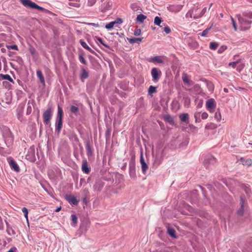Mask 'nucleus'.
Wrapping results in <instances>:
<instances>
[{"instance_id": "obj_49", "label": "nucleus", "mask_w": 252, "mask_h": 252, "mask_svg": "<svg viewBox=\"0 0 252 252\" xmlns=\"http://www.w3.org/2000/svg\"><path fill=\"white\" fill-rule=\"evenodd\" d=\"M32 106L29 104V103H28V106L27 108L26 114L28 115H30L32 112Z\"/></svg>"}, {"instance_id": "obj_54", "label": "nucleus", "mask_w": 252, "mask_h": 252, "mask_svg": "<svg viewBox=\"0 0 252 252\" xmlns=\"http://www.w3.org/2000/svg\"><path fill=\"white\" fill-rule=\"evenodd\" d=\"M113 22H114V24H121L123 23V20L121 18H118Z\"/></svg>"}, {"instance_id": "obj_60", "label": "nucleus", "mask_w": 252, "mask_h": 252, "mask_svg": "<svg viewBox=\"0 0 252 252\" xmlns=\"http://www.w3.org/2000/svg\"><path fill=\"white\" fill-rule=\"evenodd\" d=\"M90 52H91L92 54L97 55L96 53L94 51L93 49H92L90 47L87 49Z\"/></svg>"}, {"instance_id": "obj_27", "label": "nucleus", "mask_w": 252, "mask_h": 252, "mask_svg": "<svg viewBox=\"0 0 252 252\" xmlns=\"http://www.w3.org/2000/svg\"><path fill=\"white\" fill-rule=\"evenodd\" d=\"M157 87L150 86L148 89V94L152 96L153 94L157 92Z\"/></svg>"}, {"instance_id": "obj_18", "label": "nucleus", "mask_w": 252, "mask_h": 252, "mask_svg": "<svg viewBox=\"0 0 252 252\" xmlns=\"http://www.w3.org/2000/svg\"><path fill=\"white\" fill-rule=\"evenodd\" d=\"M206 107L208 109H212L215 107V100L213 98L208 99L206 103Z\"/></svg>"}, {"instance_id": "obj_46", "label": "nucleus", "mask_w": 252, "mask_h": 252, "mask_svg": "<svg viewBox=\"0 0 252 252\" xmlns=\"http://www.w3.org/2000/svg\"><path fill=\"white\" fill-rule=\"evenodd\" d=\"M231 20L232 21V23L233 27L234 30L235 31H237V24H236V23L235 21L234 20V19L232 17H231Z\"/></svg>"}, {"instance_id": "obj_44", "label": "nucleus", "mask_w": 252, "mask_h": 252, "mask_svg": "<svg viewBox=\"0 0 252 252\" xmlns=\"http://www.w3.org/2000/svg\"><path fill=\"white\" fill-rule=\"evenodd\" d=\"M80 43L81 45L86 49H87L89 47L87 43L82 39L80 40Z\"/></svg>"}, {"instance_id": "obj_56", "label": "nucleus", "mask_w": 252, "mask_h": 252, "mask_svg": "<svg viewBox=\"0 0 252 252\" xmlns=\"http://www.w3.org/2000/svg\"><path fill=\"white\" fill-rule=\"evenodd\" d=\"M4 229V224L2 221V218L0 216V230H3Z\"/></svg>"}, {"instance_id": "obj_59", "label": "nucleus", "mask_w": 252, "mask_h": 252, "mask_svg": "<svg viewBox=\"0 0 252 252\" xmlns=\"http://www.w3.org/2000/svg\"><path fill=\"white\" fill-rule=\"evenodd\" d=\"M89 25L93 26L95 27L98 28L99 27V25L98 23H88Z\"/></svg>"}, {"instance_id": "obj_22", "label": "nucleus", "mask_w": 252, "mask_h": 252, "mask_svg": "<svg viewBox=\"0 0 252 252\" xmlns=\"http://www.w3.org/2000/svg\"><path fill=\"white\" fill-rule=\"evenodd\" d=\"M86 148L87 150V155L88 157H91L93 155V150L91 149V146L89 142H87L86 144Z\"/></svg>"}, {"instance_id": "obj_14", "label": "nucleus", "mask_w": 252, "mask_h": 252, "mask_svg": "<svg viewBox=\"0 0 252 252\" xmlns=\"http://www.w3.org/2000/svg\"><path fill=\"white\" fill-rule=\"evenodd\" d=\"M65 198L66 200L70 204H72L74 205H77L78 203V201L77 200L76 197L71 195H66Z\"/></svg>"}, {"instance_id": "obj_38", "label": "nucleus", "mask_w": 252, "mask_h": 252, "mask_svg": "<svg viewBox=\"0 0 252 252\" xmlns=\"http://www.w3.org/2000/svg\"><path fill=\"white\" fill-rule=\"evenodd\" d=\"M227 48V46H225V45H222L221 46H220V48L219 49L218 51V53L219 54H221L225 50H226V49Z\"/></svg>"}, {"instance_id": "obj_9", "label": "nucleus", "mask_w": 252, "mask_h": 252, "mask_svg": "<svg viewBox=\"0 0 252 252\" xmlns=\"http://www.w3.org/2000/svg\"><path fill=\"white\" fill-rule=\"evenodd\" d=\"M216 162V159L212 155H208L205 157L204 163L207 167H209L210 165L214 164Z\"/></svg>"}, {"instance_id": "obj_57", "label": "nucleus", "mask_w": 252, "mask_h": 252, "mask_svg": "<svg viewBox=\"0 0 252 252\" xmlns=\"http://www.w3.org/2000/svg\"><path fill=\"white\" fill-rule=\"evenodd\" d=\"M208 115L206 112H203L201 114V118L203 120L206 119L208 118Z\"/></svg>"}, {"instance_id": "obj_47", "label": "nucleus", "mask_w": 252, "mask_h": 252, "mask_svg": "<svg viewBox=\"0 0 252 252\" xmlns=\"http://www.w3.org/2000/svg\"><path fill=\"white\" fill-rule=\"evenodd\" d=\"M194 116L196 122H200V119H199L200 116V113H199V112L195 113Z\"/></svg>"}, {"instance_id": "obj_4", "label": "nucleus", "mask_w": 252, "mask_h": 252, "mask_svg": "<svg viewBox=\"0 0 252 252\" xmlns=\"http://www.w3.org/2000/svg\"><path fill=\"white\" fill-rule=\"evenodd\" d=\"M238 20L241 25V31H245L250 28L252 22L251 20H246L240 16H238Z\"/></svg>"}, {"instance_id": "obj_39", "label": "nucleus", "mask_w": 252, "mask_h": 252, "mask_svg": "<svg viewBox=\"0 0 252 252\" xmlns=\"http://www.w3.org/2000/svg\"><path fill=\"white\" fill-rule=\"evenodd\" d=\"M182 80H183V81L185 83H187V84H190V80L188 78V76H186V75H183L182 76Z\"/></svg>"}, {"instance_id": "obj_23", "label": "nucleus", "mask_w": 252, "mask_h": 252, "mask_svg": "<svg viewBox=\"0 0 252 252\" xmlns=\"http://www.w3.org/2000/svg\"><path fill=\"white\" fill-rule=\"evenodd\" d=\"M142 39H143V37H142V38L133 37V38H127V40L130 44H133L135 43H139L140 42L142 41Z\"/></svg>"}, {"instance_id": "obj_17", "label": "nucleus", "mask_w": 252, "mask_h": 252, "mask_svg": "<svg viewBox=\"0 0 252 252\" xmlns=\"http://www.w3.org/2000/svg\"><path fill=\"white\" fill-rule=\"evenodd\" d=\"M154 24L162 28L165 26V24L163 23V21L161 17L156 16L154 19Z\"/></svg>"}, {"instance_id": "obj_16", "label": "nucleus", "mask_w": 252, "mask_h": 252, "mask_svg": "<svg viewBox=\"0 0 252 252\" xmlns=\"http://www.w3.org/2000/svg\"><path fill=\"white\" fill-rule=\"evenodd\" d=\"M104 183L100 181H96L95 184L94 185V191H100L103 187Z\"/></svg>"}, {"instance_id": "obj_20", "label": "nucleus", "mask_w": 252, "mask_h": 252, "mask_svg": "<svg viewBox=\"0 0 252 252\" xmlns=\"http://www.w3.org/2000/svg\"><path fill=\"white\" fill-rule=\"evenodd\" d=\"M180 120L182 122L189 123V115L188 113H183L179 115Z\"/></svg>"}, {"instance_id": "obj_8", "label": "nucleus", "mask_w": 252, "mask_h": 252, "mask_svg": "<svg viewBox=\"0 0 252 252\" xmlns=\"http://www.w3.org/2000/svg\"><path fill=\"white\" fill-rule=\"evenodd\" d=\"M100 2L101 5L100 6V10L103 12L108 10L111 7L110 0H101Z\"/></svg>"}, {"instance_id": "obj_55", "label": "nucleus", "mask_w": 252, "mask_h": 252, "mask_svg": "<svg viewBox=\"0 0 252 252\" xmlns=\"http://www.w3.org/2000/svg\"><path fill=\"white\" fill-rule=\"evenodd\" d=\"M29 51L31 53V54L32 55H33L35 54V49L34 47L31 46L30 48H29Z\"/></svg>"}, {"instance_id": "obj_15", "label": "nucleus", "mask_w": 252, "mask_h": 252, "mask_svg": "<svg viewBox=\"0 0 252 252\" xmlns=\"http://www.w3.org/2000/svg\"><path fill=\"white\" fill-rule=\"evenodd\" d=\"M244 200L242 196L240 197V208L237 212L238 216H242L244 214Z\"/></svg>"}, {"instance_id": "obj_36", "label": "nucleus", "mask_w": 252, "mask_h": 252, "mask_svg": "<svg viewBox=\"0 0 252 252\" xmlns=\"http://www.w3.org/2000/svg\"><path fill=\"white\" fill-rule=\"evenodd\" d=\"M22 211L24 213V217L28 221V210L26 207H23L22 209Z\"/></svg>"}, {"instance_id": "obj_31", "label": "nucleus", "mask_w": 252, "mask_h": 252, "mask_svg": "<svg viewBox=\"0 0 252 252\" xmlns=\"http://www.w3.org/2000/svg\"><path fill=\"white\" fill-rule=\"evenodd\" d=\"M218 45L219 44L218 43L215 42H211L210 43L209 47L211 49L215 50L217 48Z\"/></svg>"}, {"instance_id": "obj_40", "label": "nucleus", "mask_w": 252, "mask_h": 252, "mask_svg": "<svg viewBox=\"0 0 252 252\" xmlns=\"http://www.w3.org/2000/svg\"><path fill=\"white\" fill-rule=\"evenodd\" d=\"M6 47L9 50H18V48L17 45H6Z\"/></svg>"}, {"instance_id": "obj_19", "label": "nucleus", "mask_w": 252, "mask_h": 252, "mask_svg": "<svg viewBox=\"0 0 252 252\" xmlns=\"http://www.w3.org/2000/svg\"><path fill=\"white\" fill-rule=\"evenodd\" d=\"M149 62L152 63H164V61L162 59L161 57L156 56L152 58H151Z\"/></svg>"}, {"instance_id": "obj_2", "label": "nucleus", "mask_w": 252, "mask_h": 252, "mask_svg": "<svg viewBox=\"0 0 252 252\" xmlns=\"http://www.w3.org/2000/svg\"><path fill=\"white\" fill-rule=\"evenodd\" d=\"M19 1L26 7L36 9L41 11L46 10L45 8L38 5L31 0H19Z\"/></svg>"}, {"instance_id": "obj_30", "label": "nucleus", "mask_w": 252, "mask_h": 252, "mask_svg": "<svg viewBox=\"0 0 252 252\" xmlns=\"http://www.w3.org/2000/svg\"><path fill=\"white\" fill-rule=\"evenodd\" d=\"M71 217L72 218L71 225L73 226H75L77 222V218L74 214L71 215Z\"/></svg>"}, {"instance_id": "obj_62", "label": "nucleus", "mask_w": 252, "mask_h": 252, "mask_svg": "<svg viewBox=\"0 0 252 252\" xmlns=\"http://www.w3.org/2000/svg\"><path fill=\"white\" fill-rule=\"evenodd\" d=\"M161 160H162V159H161V160L160 159V160H158V157H156V158H155V162H158V165H159L161 163Z\"/></svg>"}, {"instance_id": "obj_7", "label": "nucleus", "mask_w": 252, "mask_h": 252, "mask_svg": "<svg viewBox=\"0 0 252 252\" xmlns=\"http://www.w3.org/2000/svg\"><path fill=\"white\" fill-rule=\"evenodd\" d=\"M161 72L156 67H154L151 70V75L153 77V81L157 82L161 76Z\"/></svg>"}, {"instance_id": "obj_53", "label": "nucleus", "mask_w": 252, "mask_h": 252, "mask_svg": "<svg viewBox=\"0 0 252 252\" xmlns=\"http://www.w3.org/2000/svg\"><path fill=\"white\" fill-rule=\"evenodd\" d=\"M141 31L140 29H136L134 32V35L135 36L140 35L141 34Z\"/></svg>"}, {"instance_id": "obj_63", "label": "nucleus", "mask_w": 252, "mask_h": 252, "mask_svg": "<svg viewBox=\"0 0 252 252\" xmlns=\"http://www.w3.org/2000/svg\"><path fill=\"white\" fill-rule=\"evenodd\" d=\"M15 52L9 51L8 52V56L11 57H12L14 54H15Z\"/></svg>"}, {"instance_id": "obj_43", "label": "nucleus", "mask_w": 252, "mask_h": 252, "mask_svg": "<svg viewBox=\"0 0 252 252\" xmlns=\"http://www.w3.org/2000/svg\"><path fill=\"white\" fill-rule=\"evenodd\" d=\"M96 0H88L87 5L89 6H93L96 3Z\"/></svg>"}, {"instance_id": "obj_61", "label": "nucleus", "mask_w": 252, "mask_h": 252, "mask_svg": "<svg viewBox=\"0 0 252 252\" xmlns=\"http://www.w3.org/2000/svg\"><path fill=\"white\" fill-rule=\"evenodd\" d=\"M252 163V160L250 159H248L246 160L245 164L248 165H250Z\"/></svg>"}, {"instance_id": "obj_12", "label": "nucleus", "mask_w": 252, "mask_h": 252, "mask_svg": "<svg viewBox=\"0 0 252 252\" xmlns=\"http://www.w3.org/2000/svg\"><path fill=\"white\" fill-rule=\"evenodd\" d=\"M91 168L88 164L86 160H83L82 165V170L86 174H89L90 172Z\"/></svg>"}, {"instance_id": "obj_58", "label": "nucleus", "mask_w": 252, "mask_h": 252, "mask_svg": "<svg viewBox=\"0 0 252 252\" xmlns=\"http://www.w3.org/2000/svg\"><path fill=\"white\" fill-rule=\"evenodd\" d=\"M3 86H5V88H8L11 85L9 84L8 82L6 81H3L2 82Z\"/></svg>"}, {"instance_id": "obj_25", "label": "nucleus", "mask_w": 252, "mask_h": 252, "mask_svg": "<svg viewBox=\"0 0 252 252\" xmlns=\"http://www.w3.org/2000/svg\"><path fill=\"white\" fill-rule=\"evenodd\" d=\"M70 111L76 116H77L79 113V108L74 105H71L70 106Z\"/></svg>"}, {"instance_id": "obj_32", "label": "nucleus", "mask_w": 252, "mask_h": 252, "mask_svg": "<svg viewBox=\"0 0 252 252\" xmlns=\"http://www.w3.org/2000/svg\"><path fill=\"white\" fill-rule=\"evenodd\" d=\"M199 8V7L197 6L194 9V10L192 11V14H193V18L194 19H199L201 17H197L196 16H198L199 15V13H196L197 10Z\"/></svg>"}, {"instance_id": "obj_29", "label": "nucleus", "mask_w": 252, "mask_h": 252, "mask_svg": "<svg viewBox=\"0 0 252 252\" xmlns=\"http://www.w3.org/2000/svg\"><path fill=\"white\" fill-rule=\"evenodd\" d=\"M214 118L218 122H220V121L221 116L219 109H218L217 111L215 113Z\"/></svg>"}, {"instance_id": "obj_51", "label": "nucleus", "mask_w": 252, "mask_h": 252, "mask_svg": "<svg viewBox=\"0 0 252 252\" xmlns=\"http://www.w3.org/2000/svg\"><path fill=\"white\" fill-rule=\"evenodd\" d=\"M28 152L31 155V156H34L35 153L34 147H31L29 150Z\"/></svg>"}, {"instance_id": "obj_33", "label": "nucleus", "mask_w": 252, "mask_h": 252, "mask_svg": "<svg viewBox=\"0 0 252 252\" xmlns=\"http://www.w3.org/2000/svg\"><path fill=\"white\" fill-rule=\"evenodd\" d=\"M96 39L97 41H98L102 45H103L104 46H105V47L108 48V49H110V46L108 45V44H105L104 42H103V40H102V39L100 37H96Z\"/></svg>"}, {"instance_id": "obj_10", "label": "nucleus", "mask_w": 252, "mask_h": 252, "mask_svg": "<svg viewBox=\"0 0 252 252\" xmlns=\"http://www.w3.org/2000/svg\"><path fill=\"white\" fill-rule=\"evenodd\" d=\"M10 168L16 172L20 171V168L16 162L11 157L7 158Z\"/></svg>"}, {"instance_id": "obj_11", "label": "nucleus", "mask_w": 252, "mask_h": 252, "mask_svg": "<svg viewBox=\"0 0 252 252\" xmlns=\"http://www.w3.org/2000/svg\"><path fill=\"white\" fill-rule=\"evenodd\" d=\"M140 162L141 164V169L142 173L143 174H145L146 171L148 168V166L145 161L142 153H141L140 155Z\"/></svg>"}, {"instance_id": "obj_41", "label": "nucleus", "mask_w": 252, "mask_h": 252, "mask_svg": "<svg viewBox=\"0 0 252 252\" xmlns=\"http://www.w3.org/2000/svg\"><path fill=\"white\" fill-rule=\"evenodd\" d=\"M114 25H115L114 22L113 21H112V22L106 24L105 25V28H106V29H107L108 30L111 29L113 28Z\"/></svg>"}, {"instance_id": "obj_37", "label": "nucleus", "mask_w": 252, "mask_h": 252, "mask_svg": "<svg viewBox=\"0 0 252 252\" xmlns=\"http://www.w3.org/2000/svg\"><path fill=\"white\" fill-rule=\"evenodd\" d=\"M211 28L212 26L210 27L209 28H207L205 30H204L201 33V35L202 36H206L208 33L209 31L211 30Z\"/></svg>"}, {"instance_id": "obj_13", "label": "nucleus", "mask_w": 252, "mask_h": 252, "mask_svg": "<svg viewBox=\"0 0 252 252\" xmlns=\"http://www.w3.org/2000/svg\"><path fill=\"white\" fill-rule=\"evenodd\" d=\"M88 77L89 73L84 67H82L81 68V73L80 74V79L82 82H84V80L88 78Z\"/></svg>"}, {"instance_id": "obj_45", "label": "nucleus", "mask_w": 252, "mask_h": 252, "mask_svg": "<svg viewBox=\"0 0 252 252\" xmlns=\"http://www.w3.org/2000/svg\"><path fill=\"white\" fill-rule=\"evenodd\" d=\"M164 31L166 34H169L171 32V30L170 28L167 25L165 24V26H164Z\"/></svg>"}, {"instance_id": "obj_42", "label": "nucleus", "mask_w": 252, "mask_h": 252, "mask_svg": "<svg viewBox=\"0 0 252 252\" xmlns=\"http://www.w3.org/2000/svg\"><path fill=\"white\" fill-rule=\"evenodd\" d=\"M6 231H7L8 234L10 235L16 234V232H15V231L14 230L12 229V228L11 227L9 228H7Z\"/></svg>"}, {"instance_id": "obj_52", "label": "nucleus", "mask_w": 252, "mask_h": 252, "mask_svg": "<svg viewBox=\"0 0 252 252\" xmlns=\"http://www.w3.org/2000/svg\"><path fill=\"white\" fill-rule=\"evenodd\" d=\"M239 63V61L230 62L228 64V66H232L233 68L236 67V64Z\"/></svg>"}, {"instance_id": "obj_21", "label": "nucleus", "mask_w": 252, "mask_h": 252, "mask_svg": "<svg viewBox=\"0 0 252 252\" xmlns=\"http://www.w3.org/2000/svg\"><path fill=\"white\" fill-rule=\"evenodd\" d=\"M167 233L173 238H177V236L175 234V230L174 228L170 227H167Z\"/></svg>"}, {"instance_id": "obj_48", "label": "nucleus", "mask_w": 252, "mask_h": 252, "mask_svg": "<svg viewBox=\"0 0 252 252\" xmlns=\"http://www.w3.org/2000/svg\"><path fill=\"white\" fill-rule=\"evenodd\" d=\"M165 120H166V121H167L171 124H174V121H173L172 118L170 116H167L166 117Z\"/></svg>"}, {"instance_id": "obj_34", "label": "nucleus", "mask_w": 252, "mask_h": 252, "mask_svg": "<svg viewBox=\"0 0 252 252\" xmlns=\"http://www.w3.org/2000/svg\"><path fill=\"white\" fill-rule=\"evenodd\" d=\"M243 15L249 19H252V12L251 11L245 12L243 13Z\"/></svg>"}, {"instance_id": "obj_24", "label": "nucleus", "mask_w": 252, "mask_h": 252, "mask_svg": "<svg viewBox=\"0 0 252 252\" xmlns=\"http://www.w3.org/2000/svg\"><path fill=\"white\" fill-rule=\"evenodd\" d=\"M0 80H7L13 83V80L8 74H0Z\"/></svg>"}, {"instance_id": "obj_26", "label": "nucleus", "mask_w": 252, "mask_h": 252, "mask_svg": "<svg viewBox=\"0 0 252 252\" xmlns=\"http://www.w3.org/2000/svg\"><path fill=\"white\" fill-rule=\"evenodd\" d=\"M147 18V16L140 14L137 15L136 18V21L139 22V23H142L145 19H146Z\"/></svg>"}, {"instance_id": "obj_5", "label": "nucleus", "mask_w": 252, "mask_h": 252, "mask_svg": "<svg viewBox=\"0 0 252 252\" xmlns=\"http://www.w3.org/2000/svg\"><path fill=\"white\" fill-rule=\"evenodd\" d=\"M52 116V112L51 107H49L43 114V121L45 125H48Z\"/></svg>"}, {"instance_id": "obj_6", "label": "nucleus", "mask_w": 252, "mask_h": 252, "mask_svg": "<svg viewBox=\"0 0 252 252\" xmlns=\"http://www.w3.org/2000/svg\"><path fill=\"white\" fill-rule=\"evenodd\" d=\"M129 174L131 178L136 177L135 163L133 159H131L129 162Z\"/></svg>"}, {"instance_id": "obj_50", "label": "nucleus", "mask_w": 252, "mask_h": 252, "mask_svg": "<svg viewBox=\"0 0 252 252\" xmlns=\"http://www.w3.org/2000/svg\"><path fill=\"white\" fill-rule=\"evenodd\" d=\"M206 11H207V8L206 7L204 8L202 10L201 12L199 13V15L198 16H196V17H202L204 15V14L206 12Z\"/></svg>"}, {"instance_id": "obj_28", "label": "nucleus", "mask_w": 252, "mask_h": 252, "mask_svg": "<svg viewBox=\"0 0 252 252\" xmlns=\"http://www.w3.org/2000/svg\"><path fill=\"white\" fill-rule=\"evenodd\" d=\"M36 75H37V76L39 79L41 83H44L45 82V80H44V76L42 74L41 71L40 70H37L36 71Z\"/></svg>"}, {"instance_id": "obj_35", "label": "nucleus", "mask_w": 252, "mask_h": 252, "mask_svg": "<svg viewBox=\"0 0 252 252\" xmlns=\"http://www.w3.org/2000/svg\"><path fill=\"white\" fill-rule=\"evenodd\" d=\"M79 60L83 64L86 65L87 63V62L85 59V58H84V57L83 56V55L82 54L79 55Z\"/></svg>"}, {"instance_id": "obj_1", "label": "nucleus", "mask_w": 252, "mask_h": 252, "mask_svg": "<svg viewBox=\"0 0 252 252\" xmlns=\"http://www.w3.org/2000/svg\"><path fill=\"white\" fill-rule=\"evenodd\" d=\"M63 112L62 108L58 105L57 119L55 123V131L57 133H60L63 127Z\"/></svg>"}, {"instance_id": "obj_3", "label": "nucleus", "mask_w": 252, "mask_h": 252, "mask_svg": "<svg viewBox=\"0 0 252 252\" xmlns=\"http://www.w3.org/2000/svg\"><path fill=\"white\" fill-rule=\"evenodd\" d=\"M3 136L4 138L6 144L8 147H9L13 143V136L9 128H6L4 129L3 132Z\"/></svg>"}, {"instance_id": "obj_64", "label": "nucleus", "mask_w": 252, "mask_h": 252, "mask_svg": "<svg viewBox=\"0 0 252 252\" xmlns=\"http://www.w3.org/2000/svg\"><path fill=\"white\" fill-rule=\"evenodd\" d=\"M83 203H84V204L87 205V204L88 203V200H87L86 197H84L83 198Z\"/></svg>"}]
</instances>
